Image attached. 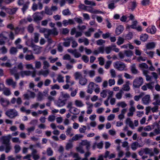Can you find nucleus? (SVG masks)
Listing matches in <instances>:
<instances>
[{"instance_id": "1", "label": "nucleus", "mask_w": 160, "mask_h": 160, "mask_svg": "<svg viewBox=\"0 0 160 160\" xmlns=\"http://www.w3.org/2000/svg\"><path fill=\"white\" fill-rule=\"evenodd\" d=\"M11 138L10 134L7 136H2L1 138L2 143L4 145H2L0 146V151H3L5 148V152L7 153L9 152L11 149L10 139Z\"/></svg>"}, {"instance_id": "2", "label": "nucleus", "mask_w": 160, "mask_h": 160, "mask_svg": "<svg viewBox=\"0 0 160 160\" xmlns=\"http://www.w3.org/2000/svg\"><path fill=\"white\" fill-rule=\"evenodd\" d=\"M159 97V95L158 94L155 95L154 98L156 101L155 102H152V104L154 105V106L152 108L150 106L147 107L145 110H158V105H160V100H158Z\"/></svg>"}, {"instance_id": "3", "label": "nucleus", "mask_w": 160, "mask_h": 160, "mask_svg": "<svg viewBox=\"0 0 160 160\" xmlns=\"http://www.w3.org/2000/svg\"><path fill=\"white\" fill-rule=\"evenodd\" d=\"M114 68L120 71H126V65L122 62L120 61H117L114 63Z\"/></svg>"}, {"instance_id": "4", "label": "nucleus", "mask_w": 160, "mask_h": 160, "mask_svg": "<svg viewBox=\"0 0 160 160\" xmlns=\"http://www.w3.org/2000/svg\"><path fill=\"white\" fill-rule=\"evenodd\" d=\"M143 83V79L142 78L139 77L135 78L133 82V86L135 88H138L141 86Z\"/></svg>"}, {"instance_id": "5", "label": "nucleus", "mask_w": 160, "mask_h": 160, "mask_svg": "<svg viewBox=\"0 0 160 160\" xmlns=\"http://www.w3.org/2000/svg\"><path fill=\"white\" fill-rule=\"evenodd\" d=\"M0 103L3 107H7L10 104L9 101L6 98L0 96Z\"/></svg>"}, {"instance_id": "6", "label": "nucleus", "mask_w": 160, "mask_h": 160, "mask_svg": "<svg viewBox=\"0 0 160 160\" xmlns=\"http://www.w3.org/2000/svg\"><path fill=\"white\" fill-rule=\"evenodd\" d=\"M32 16L34 21L35 22H38L42 19V17L41 16V13L38 12H35Z\"/></svg>"}, {"instance_id": "7", "label": "nucleus", "mask_w": 160, "mask_h": 160, "mask_svg": "<svg viewBox=\"0 0 160 160\" xmlns=\"http://www.w3.org/2000/svg\"><path fill=\"white\" fill-rule=\"evenodd\" d=\"M67 99H62L61 97H59L58 100L55 102V104L58 107H61L65 105Z\"/></svg>"}, {"instance_id": "8", "label": "nucleus", "mask_w": 160, "mask_h": 160, "mask_svg": "<svg viewBox=\"0 0 160 160\" xmlns=\"http://www.w3.org/2000/svg\"><path fill=\"white\" fill-rule=\"evenodd\" d=\"M6 114L10 118H12L18 115L16 111H7L6 112Z\"/></svg>"}, {"instance_id": "9", "label": "nucleus", "mask_w": 160, "mask_h": 160, "mask_svg": "<svg viewBox=\"0 0 160 160\" xmlns=\"http://www.w3.org/2000/svg\"><path fill=\"white\" fill-rule=\"evenodd\" d=\"M151 101L150 97L149 95H146L142 98V102L145 105L148 104Z\"/></svg>"}, {"instance_id": "10", "label": "nucleus", "mask_w": 160, "mask_h": 160, "mask_svg": "<svg viewBox=\"0 0 160 160\" xmlns=\"http://www.w3.org/2000/svg\"><path fill=\"white\" fill-rule=\"evenodd\" d=\"M73 37H72L64 38V40L65 41L63 42V45L65 47H69L70 46L71 42L73 40Z\"/></svg>"}, {"instance_id": "11", "label": "nucleus", "mask_w": 160, "mask_h": 160, "mask_svg": "<svg viewBox=\"0 0 160 160\" xmlns=\"http://www.w3.org/2000/svg\"><path fill=\"white\" fill-rule=\"evenodd\" d=\"M144 153L146 154H149L150 157L154 156V153L153 149L152 148H144Z\"/></svg>"}, {"instance_id": "12", "label": "nucleus", "mask_w": 160, "mask_h": 160, "mask_svg": "<svg viewBox=\"0 0 160 160\" xmlns=\"http://www.w3.org/2000/svg\"><path fill=\"white\" fill-rule=\"evenodd\" d=\"M64 60H69L71 63H73L76 62V61L73 58H71L70 56L68 54L65 55L63 58Z\"/></svg>"}, {"instance_id": "13", "label": "nucleus", "mask_w": 160, "mask_h": 160, "mask_svg": "<svg viewBox=\"0 0 160 160\" xmlns=\"http://www.w3.org/2000/svg\"><path fill=\"white\" fill-rule=\"evenodd\" d=\"M147 32L151 33L152 34H154L156 31V28L155 26H152L151 28L148 27L146 29Z\"/></svg>"}, {"instance_id": "14", "label": "nucleus", "mask_w": 160, "mask_h": 160, "mask_svg": "<svg viewBox=\"0 0 160 160\" xmlns=\"http://www.w3.org/2000/svg\"><path fill=\"white\" fill-rule=\"evenodd\" d=\"M123 30V26L121 25H119L117 27L116 29V33L117 35H119L122 32Z\"/></svg>"}, {"instance_id": "15", "label": "nucleus", "mask_w": 160, "mask_h": 160, "mask_svg": "<svg viewBox=\"0 0 160 160\" xmlns=\"http://www.w3.org/2000/svg\"><path fill=\"white\" fill-rule=\"evenodd\" d=\"M6 83L8 85H12L13 88H15L16 85V82H14L12 79H7Z\"/></svg>"}, {"instance_id": "16", "label": "nucleus", "mask_w": 160, "mask_h": 160, "mask_svg": "<svg viewBox=\"0 0 160 160\" xmlns=\"http://www.w3.org/2000/svg\"><path fill=\"white\" fill-rule=\"evenodd\" d=\"M18 9V8H8L6 9L7 12L10 15L15 14Z\"/></svg>"}, {"instance_id": "17", "label": "nucleus", "mask_w": 160, "mask_h": 160, "mask_svg": "<svg viewBox=\"0 0 160 160\" xmlns=\"http://www.w3.org/2000/svg\"><path fill=\"white\" fill-rule=\"evenodd\" d=\"M48 34L50 35H52L54 36H57L58 34V32L57 31V29L54 28L52 29H48Z\"/></svg>"}, {"instance_id": "18", "label": "nucleus", "mask_w": 160, "mask_h": 160, "mask_svg": "<svg viewBox=\"0 0 160 160\" xmlns=\"http://www.w3.org/2000/svg\"><path fill=\"white\" fill-rule=\"evenodd\" d=\"M85 76L82 77L79 79V83L82 86L85 85L87 82V79L85 78Z\"/></svg>"}, {"instance_id": "19", "label": "nucleus", "mask_w": 160, "mask_h": 160, "mask_svg": "<svg viewBox=\"0 0 160 160\" xmlns=\"http://www.w3.org/2000/svg\"><path fill=\"white\" fill-rule=\"evenodd\" d=\"M126 123L129 125V126L132 129L135 128L133 122L129 118H128L126 121Z\"/></svg>"}, {"instance_id": "20", "label": "nucleus", "mask_w": 160, "mask_h": 160, "mask_svg": "<svg viewBox=\"0 0 160 160\" xmlns=\"http://www.w3.org/2000/svg\"><path fill=\"white\" fill-rule=\"evenodd\" d=\"M156 46V43L154 42H151L148 43L146 46L147 49H151L154 48Z\"/></svg>"}, {"instance_id": "21", "label": "nucleus", "mask_w": 160, "mask_h": 160, "mask_svg": "<svg viewBox=\"0 0 160 160\" xmlns=\"http://www.w3.org/2000/svg\"><path fill=\"white\" fill-rule=\"evenodd\" d=\"M32 72L29 71H22L20 72V74L22 77H24L25 76H29L31 75Z\"/></svg>"}, {"instance_id": "22", "label": "nucleus", "mask_w": 160, "mask_h": 160, "mask_svg": "<svg viewBox=\"0 0 160 160\" xmlns=\"http://www.w3.org/2000/svg\"><path fill=\"white\" fill-rule=\"evenodd\" d=\"M25 58L27 61L34 60L35 59V57L32 54H26L25 56Z\"/></svg>"}, {"instance_id": "23", "label": "nucleus", "mask_w": 160, "mask_h": 160, "mask_svg": "<svg viewBox=\"0 0 160 160\" xmlns=\"http://www.w3.org/2000/svg\"><path fill=\"white\" fill-rule=\"evenodd\" d=\"M138 147H140V146L139 145V143L138 142H135L132 144L131 148L134 151Z\"/></svg>"}, {"instance_id": "24", "label": "nucleus", "mask_w": 160, "mask_h": 160, "mask_svg": "<svg viewBox=\"0 0 160 160\" xmlns=\"http://www.w3.org/2000/svg\"><path fill=\"white\" fill-rule=\"evenodd\" d=\"M74 104L76 106L78 107H82L84 105L81 101L78 100H75Z\"/></svg>"}, {"instance_id": "25", "label": "nucleus", "mask_w": 160, "mask_h": 160, "mask_svg": "<svg viewBox=\"0 0 160 160\" xmlns=\"http://www.w3.org/2000/svg\"><path fill=\"white\" fill-rule=\"evenodd\" d=\"M129 82L128 81L126 82V84L123 85L122 89L124 91H128L130 90L129 86Z\"/></svg>"}, {"instance_id": "26", "label": "nucleus", "mask_w": 160, "mask_h": 160, "mask_svg": "<svg viewBox=\"0 0 160 160\" xmlns=\"http://www.w3.org/2000/svg\"><path fill=\"white\" fill-rule=\"evenodd\" d=\"M94 29L93 28H91L88 29V31L86 32L85 33V35L87 37H89L91 36V33L94 32Z\"/></svg>"}, {"instance_id": "27", "label": "nucleus", "mask_w": 160, "mask_h": 160, "mask_svg": "<svg viewBox=\"0 0 160 160\" xmlns=\"http://www.w3.org/2000/svg\"><path fill=\"white\" fill-rule=\"evenodd\" d=\"M3 91V94L6 96H9L11 94V92L10 89L8 88L5 87Z\"/></svg>"}, {"instance_id": "28", "label": "nucleus", "mask_w": 160, "mask_h": 160, "mask_svg": "<svg viewBox=\"0 0 160 160\" xmlns=\"http://www.w3.org/2000/svg\"><path fill=\"white\" fill-rule=\"evenodd\" d=\"M18 52L17 48L14 47H12L9 50L10 53L11 55H15Z\"/></svg>"}, {"instance_id": "29", "label": "nucleus", "mask_w": 160, "mask_h": 160, "mask_svg": "<svg viewBox=\"0 0 160 160\" xmlns=\"http://www.w3.org/2000/svg\"><path fill=\"white\" fill-rule=\"evenodd\" d=\"M40 34L38 33H35L34 34L33 41L35 43H38L39 41V38Z\"/></svg>"}, {"instance_id": "30", "label": "nucleus", "mask_w": 160, "mask_h": 160, "mask_svg": "<svg viewBox=\"0 0 160 160\" xmlns=\"http://www.w3.org/2000/svg\"><path fill=\"white\" fill-rule=\"evenodd\" d=\"M49 74V72L48 70H41L39 71L38 72L39 75H42L44 77H46Z\"/></svg>"}, {"instance_id": "31", "label": "nucleus", "mask_w": 160, "mask_h": 160, "mask_svg": "<svg viewBox=\"0 0 160 160\" xmlns=\"http://www.w3.org/2000/svg\"><path fill=\"white\" fill-rule=\"evenodd\" d=\"M73 102H68L67 103L66 107L70 110L73 109V110H75L76 108L73 107Z\"/></svg>"}, {"instance_id": "32", "label": "nucleus", "mask_w": 160, "mask_h": 160, "mask_svg": "<svg viewBox=\"0 0 160 160\" xmlns=\"http://www.w3.org/2000/svg\"><path fill=\"white\" fill-rule=\"evenodd\" d=\"M74 76L76 80L80 79V78L82 77V75L81 72H77L74 74Z\"/></svg>"}, {"instance_id": "33", "label": "nucleus", "mask_w": 160, "mask_h": 160, "mask_svg": "<svg viewBox=\"0 0 160 160\" xmlns=\"http://www.w3.org/2000/svg\"><path fill=\"white\" fill-rule=\"evenodd\" d=\"M123 92L122 89H121L119 92L117 93L116 95V98L118 99H121L122 97V94Z\"/></svg>"}, {"instance_id": "34", "label": "nucleus", "mask_w": 160, "mask_h": 160, "mask_svg": "<svg viewBox=\"0 0 160 160\" xmlns=\"http://www.w3.org/2000/svg\"><path fill=\"white\" fill-rule=\"evenodd\" d=\"M154 126L153 125H149L144 127L143 129L146 131H149L154 129Z\"/></svg>"}, {"instance_id": "35", "label": "nucleus", "mask_w": 160, "mask_h": 160, "mask_svg": "<svg viewBox=\"0 0 160 160\" xmlns=\"http://www.w3.org/2000/svg\"><path fill=\"white\" fill-rule=\"evenodd\" d=\"M83 137V135H81L80 134H77L72 138V140L73 141H77L78 139L82 138Z\"/></svg>"}, {"instance_id": "36", "label": "nucleus", "mask_w": 160, "mask_h": 160, "mask_svg": "<svg viewBox=\"0 0 160 160\" xmlns=\"http://www.w3.org/2000/svg\"><path fill=\"white\" fill-rule=\"evenodd\" d=\"M113 47V46H112V45L110 46L107 47L105 48L104 49L107 54H108L111 52V51L112 50V48Z\"/></svg>"}, {"instance_id": "37", "label": "nucleus", "mask_w": 160, "mask_h": 160, "mask_svg": "<svg viewBox=\"0 0 160 160\" xmlns=\"http://www.w3.org/2000/svg\"><path fill=\"white\" fill-rule=\"evenodd\" d=\"M84 2L85 4L87 5H89L93 6L96 5V3L94 2L88 0H85Z\"/></svg>"}, {"instance_id": "38", "label": "nucleus", "mask_w": 160, "mask_h": 160, "mask_svg": "<svg viewBox=\"0 0 160 160\" xmlns=\"http://www.w3.org/2000/svg\"><path fill=\"white\" fill-rule=\"evenodd\" d=\"M43 94L41 92H39L37 95V100L38 101H41L43 99Z\"/></svg>"}, {"instance_id": "39", "label": "nucleus", "mask_w": 160, "mask_h": 160, "mask_svg": "<svg viewBox=\"0 0 160 160\" xmlns=\"http://www.w3.org/2000/svg\"><path fill=\"white\" fill-rule=\"evenodd\" d=\"M108 91V89L103 90L100 93V96L103 98H105L107 96V93Z\"/></svg>"}, {"instance_id": "40", "label": "nucleus", "mask_w": 160, "mask_h": 160, "mask_svg": "<svg viewBox=\"0 0 160 160\" xmlns=\"http://www.w3.org/2000/svg\"><path fill=\"white\" fill-rule=\"evenodd\" d=\"M124 54L127 57H130L133 54L132 51L130 50H126L124 51Z\"/></svg>"}, {"instance_id": "41", "label": "nucleus", "mask_w": 160, "mask_h": 160, "mask_svg": "<svg viewBox=\"0 0 160 160\" xmlns=\"http://www.w3.org/2000/svg\"><path fill=\"white\" fill-rule=\"evenodd\" d=\"M131 71L132 73L134 74H136L138 73V70L136 69L135 65L133 64L131 67Z\"/></svg>"}, {"instance_id": "42", "label": "nucleus", "mask_w": 160, "mask_h": 160, "mask_svg": "<svg viewBox=\"0 0 160 160\" xmlns=\"http://www.w3.org/2000/svg\"><path fill=\"white\" fill-rule=\"evenodd\" d=\"M98 85L92 82H90L88 86V88L93 89L96 87H98Z\"/></svg>"}, {"instance_id": "43", "label": "nucleus", "mask_w": 160, "mask_h": 160, "mask_svg": "<svg viewBox=\"0 0 160 160\" xmlns=\"http://www.w3.org/2000/svg\"><path fill=\"white\" fill-rule=\"evenodd\" d=\"M140 39L143 42L146 41L148 38V36L147 34L142 35L140 36Z\"/></svg>"}, {"instance_id": "44", "label": "nucleus", "mask_w": 160, "mask_h": 160, "mask_svg": "<svg viewBox=\"0 0 160 160\" xmlns=\"http://www.w3.org/2000/svg\"><path fill=\"white\" fill-rule=\"evenodd\" d=\"M133 37L132 33L131 32H129L128 34H127L125 36V38L126 39L130 40H131Z\"/></svg>"}, {"instance_id": "45", "label": "nucleus", "mask_w": 160, "mask_h": 160, "mask_svg": "<svg viewBox=\"0 0 160 160\" xmlns=\"http://www.w3.org/2000/svg\"><path fill=\"white\" fill-rule=\"evenodd\" d=\"M61 96L60 97L61 98H64L65 99L69 98L70 96L67 93H64L62 92H61Z\"/></svg>"}, {"instance_id": "46", "label": "nucleus", "mask_w": 160, "mask_h": 160, "mask_svg": "<svg viewBox=\"0 0 160 160\" xmlns=\"http://www.w3.org/2000/svg\"><path fill=\"white\" fill-rule=\"evenodd\" d=\"M117 105L118 106L121 107L122 108H124L127 106V104L124 102H119L117 103Z\"/></svg>"}, {"instance_id": "47", "label": "nucleus", "mask_w": 160, "mask_h": 160, "mask_svg": "<svg viewBox=\"0 0 160 160\" xmlns=\"http://www.w3.org/2000/svg\"><path fill=\"white\" fill-rule=\"evenodd\" d=\"M124 41V39L123 38L119 37L118 39V41L117 42V44L118 45H120L123 43Z\"/></svg>"}, {"instance_id": "48", "label": "nucleus", "mask_w": 160, "mask_h": 160, "mask_svg": "<svg viewBox=\"0 0 160 160\" xmlns=\"http://www.w3.org/2000/svg\"><path fill=\"white\" fill-rule=\"evenodd\" d=\"M45 13L48 15H52V12L51 9H49L47 7H45Z\"/></svg>"}, {"instance_id": "49", "label": "nucleus", "mask_w": 160, "mask_h": 160, "mask_svg": "<svg viewBox=\"0 0 160 160\" xmlns=\"http://www.w3.org/2000/svg\"><path fill=\"white\" fill-rule=\"evenodd\" d=\"M131 3H132L131 7L130 9L132 11H133L136 8L137 6V2L136 1H134L132 2Z\"/></svg>"}, {"instance_id": "50", "label": "nucleus", "mask_w": 160, "mask_h": 160, "mask_svg": "<svg viewBox=\"0 0 160 160\" xmlns=\"http://www.w3.org/2000/svg\"><path fill=\"white\" fill-rule=\"evenodd\" d=\"M134 102L133 100H131L129 102L130 105V108L129 109V110H135V108L134 106Z\"/></svg>"}, {"instance_id": "51", "label": "nucleus", "mask_w": 160, "mask_h": 160, "mask_svg": "<svg viewBox=\"0 0 160 160\" xmlns=\"http://www.w3.org/2000/svg\"><path fill=\"white\" fill-rule=\"evenodd\" d=\"M153 84L154 82H153L147 83V88L151 90H152L154 88Z\"/></svg>"}, {"instance_id": "52", "label": "nucleus", "mask_w": 160, "mask_h": 160, "mask_svg": "<svg viewBox=\"0 0 160 160\" xmlns=\"http://www.w3.org/2000/svg\"><path fill=\"white\" fill-rule=\"evenodd\" d=\"M42 111H38L37 112H32V115L34 117H37L38 116L39 114L42 113Z\"/></svg>"}, {"instance_id": "53", "label": "nucleus", "mask_w": 160, "mask_h": 160, "mask_svg": "<svg viewBox=\"0 0 160 160\" xmlns=\"http://www.w3.org/2000/svg\"><path fill=\"white\" fill-rule=\"evenodd\" d=\"M43 68L44 69H46L48 68L50 66L49 62L47 61L44 60L43 62Z\"/></svg>"}, {"instance_id": "54", "label": "nucleus", "mask_w": 160, "mask_h": 160, "mask_svg": "<svg viewBox=\"0 0 160 160\" xmlns=\"http://www.w3.org/2000/svg\"><path fill=\"white\" fill-rule=\"evenodd\" d=\"M72 129V128L71 127H68L66 131V133L67 135H70V137L73 135V133L70 134Z\"/></svg>"}, {"instance_id": "55", "label": "nucleus", "mask_w": 160, "mask_h": 160, "mask_svg": "<svg viewBox=\"0 0 160 160\" xmlns=\"http://www.w3.org/2000/svg\"><path fill=\"white\" fill-rule=\"evenodd\" d=\"M126 111H122L121 113L118 115V118L120 119L121 120L124 118V114L126 113Z\"/></svg>"}, {"instance_id": "56", "label": "nucleus", "mask_w": 160, "mask_h": 160, "mask_svg": "<svg viewBox=\"0 0 160 160\" xmlns=\"http://www.w3.org/2000/svg\"><path fill=\"white\" fill-rule=\"evenodd\" d=\"M58 59V57H56L55 58H52V57H50L48 59L50 60V62L51 63H54L56 61H57Z\"/></svg>"}, {"instance_id": "57", "label": "nucleus", "mask_w": 160, "mask_h": 160, "mask_svg": "<svg viewBox=\"0 0 160 160\" xmlns=\"http://www.w3.org/2000/svg\"><path fill=\"white\" fill-rule=\"evenodd\" d=\"M28 30L30 33H32L34 30L32 24H31L29 25L28 27Z\"/></svg>"}, {"instance_id": "58", "label": "nucleus", "mask_w": 160, "mask_h": 160, "mask_svg": "<svg viewBox=\"0 0 160 160\" xmlns=\"http://www.w3.org/2000/svg\"><path fill=\"white\" fill-rule=\"evenodd\" d=\"M47 152L48 156H52L53 154V151L50 148H48L47 149Z\"/></svg>"}, {"instance_id": "59", "label": "nucleus", "mask_w": 160, "mask_h": 160, "mask_svg": "<svg viewBox=\"0 0 160 160\" xmlns=\"http://www.w3.org/2000/svg\"><path fill=\"white\" fill-rule=\"evenodd\" d=\"M64 77L62 76L61 75H59L57 78V80L59 82H64L63 80Z\"/></svg>"}, {"instance_id": "60", "label": "nucleus", "mask_w": 160, "mask_h": 160, "mask_svg": "<svg viewBox=\"0 0 160 160\" xmlns=\"http://www.w3.org/2000/svg\"><path fill=\"white\" fill-rule=\"evenodd\" d=\"M82 59L85 63H87L89 61L88 57L86 55H83L82 57Z\"/></svg>"}, {"instance_id": "61", "label": "nucleus", "mask_w": 160, "mask_h": 160, "mask_svg": "<svg viewBox=\"0 0 160 160\" xmlns=\"http://www.w3.org/2000/svg\"><path fill=\"white\" fill-rule=\"evenodd\" d=\"M17 70V68L16 67H14L10 70V73L14 75L18 73Z\"/></svg>"}, {"instance_id": "62", "label": "nucleus", "mask_w": 160, "mask_h": 160, "mask_svg": "<svg viewBox=\"0 0 160 160\" xmlns=\"http://www.w3.org/2000/svg\"><path fill=\"white\" fill-rule=\"evenodd\" d=\"M110 73L112 78H115L116 77V72L114 69H111L110 70Z\"/></svg>"}, {"instance_id": "63", "label": "nucleus", "mask_w": 160, "mask_h": 160, "mask_svg": "<svg viewBox=\"0 0 160 160\" xmlns=\"http://www.w3.org/2000/svg\"><path fill=\"white\" fill-rule=\"evenodd\" d=\"M149 0H143L141 2V4L143 6H146L149 5Z\"/></svg>"}, {"instance_id": "64", "label": "nucleus", "mask_w": 160, "mask_h": 160, "mask_svg": "<svg viewBox=\"0 0 160 160\" xmlns=\"http://www.w3.org/2000/svg\"><path fill=\"white\" fill-rule=\"evenodd\" d=\"M0 50L2 54H4L7 53L8 50L5 46H3L0 48Z\"/></svg>"}]
</instances>
